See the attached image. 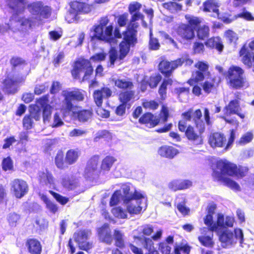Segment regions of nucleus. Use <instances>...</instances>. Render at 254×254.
I'll return each mask as SVG.
<instances>
[{
  "label": "nucleus",
  "mask_w": 254,
  "mask_h": 254,
  "mask_svg": "<svg viewBox=\"0 0 254 254\" xmlns=\"http://www.w3.org/2000/svg\"><path fill=\"white\" fill-rule=\"evenodd\" d=\"M249 171L247 166L237 165L227 159H219L215 162V169L212 176L214 181L220 182L224 185L235 191H240L239 185L228 177L242 179L245 177Z\"/></svg>",
  "instance_id": "obj_1"
},
{
  "label": "nucleus",
  "mask_w": 254,
  "mask_h": 254,
  "mask_svg": "<svg viewBox=\"0 0 254 254\" xmlns=\"http://www.w3.org/2000/svg\"><path fill=\"white\" fill-rule=\"evenodd\" d=\"M181 117L178 125L179 131L184 132L189 141L196 145L202 144L205 123L201 119L200 109L193 112L192 109H189L181 114Z\"/></svg>",
  "instance_id": "obj_2"
},
{
  "label": "nucleus",
  "mask_w": 254,
  "mask_h": 254,
  "mask_svg": "<svg viewBox=\"0 0 254 254\" xmlns=\"http://www.w3.org/2000/svg\"><path fill=\"white\" fill-rule=\"evenodd\" d=\"M84 91L79 89H74L71 91L64 90L62 96L64 100L60 108L61 112L64 117L72 116L80 123H85L90 120L93 115V111L91 108L81 109L74 111L79 107L74 105L72 101L76 102H82L84 100Z\"/></svg>",
  "instance_id": "obj_3"
},
{
  "label": "nucleus",
  "mask_w": 254,
  "mask_h": 254,
  "mask_svg": "<svg viewBox=\"0 0 254 254\" xmlns=\"http://www.w3.org/2000/svg\"><path fill=\"white\" fill-rule=\"evenodd\" d=\"M110 19L108 15L101 17L98 24L94 25L91 29L94 33L91 39L109 44L114 42L116 39H123V34L119 27H116L114 29L113 23L108 25Z\"/></svg>",
  "instance_id": "obj_4"
},
{
  "label": "nucleus",
  "mask_w": 254,
  "mask_h": 254,
  "mask_svg": "<svg viewBox=\"0 0 254 254\" xmlns=\"http://www.w3.org/2000/svg\"><path fill=\"white\" fill-rule=\"evenodd\" d=\"M88 0H73L69 3V8L65 16V20L69 23L79 19V15L87 14L91 12L93 5Z\"/></svg>",
  "instance_id": "obj_5"
},
{
  "label": "nucleus",
  "mask_w": 254,
  "mask_h": 254,
  "mask_svg": "<svg viewBox=\"0 0 254 254\" xmlns=\"http://www.w3.org/2000/svg\"><path fill=\"white\" fill-rule=\"evenodd\" d=\"M193 63V61L187 55L170 62L166 60L161 61L158 65V69L165 77H169L174 70L181 66L184 64L185 66H190Z\"/></svg>",
  "instance_id": "obj_6"
},
{
  "label": "nucleus",
  "mask_w": 254,
  "mask_h": 254,
  "mask_svg": "<svg viewBox=\"0 0 254 254\" xmlns=\"http://www.w3.org/2000/svg\"><path fill=\"white\" fill-rule=\"evenodd\" d=\"M244 74V70L242 67L237 65L230 66L225 75L227 84L233 89L243 88L247 82Z\"/></svg>",
  "instance_id": "obj_7"
},
{
  "label": "nucleus",
  "mask_w": 254,
  "mask_h": 254,
  "mask_svg": "<svg viewBox=\"0 0 254 254\" xmlns=\"http://www.w3.org/2000/svg\"><path fill=\"white\" fill-rule=\"evenodd\" d=\"M79 151L77 149H70L64 155V151L60 149L55 157V164L59 170H63L68 168V165L75 163L79 158Z\"/></svg>",
  "instance_id": "obj_8"
},
{
  "label": "nucleus",
  "mask_w": 254,
  "mask_h": 254,
  "mask_svg": "<svg viewBox=\"0 0 254 254\" xmlns=\"http://www.w3.org/2000/svg\"><path fill=\"white\" fill-rule=\"evenodd\" d=\"M112 91L108 87H102L100 89H96L93 92V98L96 105L100 108L97 111V114L103 118H108L110 117V112L101 108L104 99H109L112 95Z\"/></svg>",
  "instance_id": "obj_9"
},
{
  "label": "nucleus",
  "mask_w": 254,
  "mask_h": 254,
  "mask_svg": "<svg viewBox=\"0 0 254 254\" xmlns=\"http://www.w3.org/2000/svg\"><path fill=\"white\" fill-rule=\"evenodd\" d=\"M136 44L123 36L121 42L119 43V55L117 51L112 48L109 51V60L111 65L114 66L116 60H123L129 53L130 48L133 47Z\"/></svg>",
  "instance_id": "obj_10"
},
{
  "label": "nucleus",
  "mask_w": 254,
  "mask_h": 254,
  "mask_svg": "<svg viewBox=\"0 0 254 254\" xmlns=\"http://www.w3.org/2000/svg\"><path fill=\"white\" fill-rule=\"evenodd\" d=\"M84 71L83 79H87L93 73V68L90 60L80 58L74 62V65L71 70V74L74 79L79 78L80 73Z\"/></svg>",
  "instance_id": "obj_11"
},
{
  "label": "nucleus",
  "mask_w": 254,
  "mask_h": 254,
  "mask_svg": "<svg viewBox=\"0 0 254 254\" xmlns=\"http://www.w3.org/2000/svg\"><path fill=\"white\" fill-rule=\"evenodd\" d=\"M144 17V15L139 12L132 13L126 29L123 32V36L137 44L139 24L136 21L139 19L143 20Z\"/></svg>",
  "instance_id": "obj_12"
},
{
  "label": "nucleus",
  "mask_w": 254,
  "mask_h": 254,
  "mask_svg": "<svg viewBox=\"0 0 254 254\" xmlns=\"http://www.w3.org/2000/svg\"><path fill=\"white\" fill-rule=\"evenodd\" d=\"M134 91H123L119 94L120 104L116 108L115 113L118 116H123L125 115L126 109L131 107L134 98Z\"/></svg>",
  "instance_id": "obj_13"
},
{
  "label": "nucleus",
  "mask_w": 254,
  "mask_h": 254,
  "mask_svg": "<svg viewBox=\"0 0 254 254\" xmlns=\"http://www.w3.org/2000/svg\"><path fill=\"white\" fill-rule=\"evenodd\" d=\"M27 8L32 15L45 19L49 18L52 14L51 7L44 5L42 1L31 2L27 4Z\"/></svg>",
  "instance_id": "obj_14"
},
{
  "label": "nucleus",
  "mask_w": 254,
  "mask_h": 254,
  "mask_svg": "<svg viewBox=\"0 0 254 254\" xmlns=\"http://www.w3.org/2000/svg\"><path fill=\"white\" fill-rule=\"evenodd\" d=\"M90 233V230L80 229L74 233V240L77 243L80 250L88 252L93 248V243L92 242H87Z\"/></svg>",
  "instance_id": "obj_15"
},
{
  "label": "nucleus",
  "mask_w": 254,
  "mask_h": 254,
  "mask_svg": "<svg viewBox=\"0 0 254 254\" xmlns=\"http://www.w3.org/2000/svg\"><path fill=\"white\" fill-rule=\"evenodd\" d=\"M176 33L178 40L181 43L190 42L195 38V32L185 23L179 25L176 29Z\"/></svg>",
  "instance_id": "obj_16"
},
{
  "label": "nucleus",
  "mask_w": 254,
  "mask_h": 254,
  "mask_svg": "<svg viewBox=\"0 0 254 254\" xmlns=\"http://www.w3.org/2000/svg\"><path fill=\"white\" fill-rule=\"evenodd\" d=\"M11 190L16 198H21L28 193V185L22 179H15L11 183Z\"/></svg>",
  "instance_id": "obj_17"
},
{
  "label": "nucleus",
  "mask_w": 254,
  "mask_h": 254,
  "mask_svg": "<svg viewBox=\"0 0 254 254\" xmlns=\"http://www.w3.org/2000/svg\"><path fill=\"white\" fill-rule=\"evenodd\" d=\"M194 67L198 69L195 71V77L190 78L187 81V83L190 86L203 80L205 73L208 69V65L203 61L197 62L194 64Z\"/></svg>",
  "instance_id": "obj_18"
},
{
  "label": "nucleus",
  "mask_w": 254,
  "mask_h": 254,
  "mask_svg": "<svg viewBox=\"0 0 254 254\" xmlns=\"http://www.w3.org/2000/svg\"><path fill=\"white\" fill-rule=\"evenodd\" d=\"M97 234L100 242L109 245L112 243L113 236L108 223H105L98 228Z\"/></svg>",
  "instance_id": "obj_19"
},
{
  "label": "nucleus",
  "mask_w": 254,
  "mask_h": 254,
  "mask_svg": "<svg viewBox=\"0 0 254 254\" xmlns=\"http://www.w3.org/2000/svg\"><path fill=\"white\" fill-rule=\"evenodd\" d=\"M241 110L240 106V102L238 99L231 100L228 105L225 106L223 109L224 115L226 116H230L232 114H236L242 119L245 118V115L240 113Z\"/></svg>",
  "instance_id": "obj_20"
},
{
  "label": "nucleus",
  "mask_w": 254,
  "mask_h": 254,
  "mask_svg": "<svg viewBox=\"0 0 254 254\" xmlns=\"http://www.w3.org/2000/svg\"><path fill=\"white\" fill-rule=\"evenodd\" d=\"M138 122L146 127L153 128L159 124L160 119L150 112H146L140 117Z\"/></svg>",
  "instance_id": "obj_21"
},
{
  "label": "nucleus",
  "mask_w": 254,
  "mask_h": 254,
  "mask_svg": "<svg viewBox=\"0 0 254 254\" xmlns=\"http://www.w3.org/2000/svg\"><path fill=\"white\" fill-rule=\"evenodd\" d=\"M26 4V0H7L8 7L14 12L11 17V19L15 18L18 14L24 12Z\"/></svg>",
  "instance_id": "obj_22"
},
{
  "label": "nucleus",
  "mask_w": 254,
  "mask_h": 254,
  "mask_svg": "<svg viewBox=\"0 0 254 254\" xmlns=\"http://www.w3.org/2000/svg\"><path fill=\"white\" fill-rule=\"evenodd\" d=\"M226 142L225 136L219 132L211 133L208 136V143L212 148L223 147Z\"/></svg>",
  "instance_id": "obj_23"
},
{
  "label": "nucleus",
  "mask_w": 254,
  "mask_h": 254,
  "mask_svg": "<svg viewBox=\"0 0 254 254\" xmlns=\"http://www.w3.org/2000/svg\"><path fill=\"white\" fill-rule=\"evenodd\" d=\"M47 101L48 97L46 95L40 98L38 100V103H39L43 109L42 117L44 123L50 121L52 113V107L47 103Z\"/></svg>",
  "instance_id": "obj_24"
},
{
  "label": "nucleus",
  "mask_w": 254,
  "mask_h": 254,
  "mask_svg": "<svg viewBox=\"0 0 254 254\" xmlns=\"http://www.w3.org/2000/svg\"><path fill=\"white\" fill-rule=\"evenodd\" d=\"M192 183L189 180L176 179L170 182L168 184L169 188L174 191L186 190L191 187Z\"/></svg>",
  "instance_id": "obj_25"
},
{
  "label": "nucleus",
  "mask_w": 254,
  "mask_h": 254,
  "mask_svg": "<svg viewBox=\"0 0 254 254\" xmlns=\"http://www.w3.org/2000/svg\"><path fill=\"white\" fill-rule=\"evenodd\" d=\"M25 246L30 254H41L42 245L36 238H28L25 241Z\"/></svg>",
  "instance_id": "obj_26"
},
{
  "label": "nucleus",
  "mask_w": 254,
  "mask_h": 254,
  "mask_svg": "<svg viewBox=\"0 0 254 254\" xmlns=\"http://www.w3.org/2000/svg\"><path fill=\"white\" fill-rule=\"evenodd\" d=\"M204 44L209 49L216 50L219 54L222 52L224 48L223 41L219 36L208 38L205 41Z\"/></svg>",
  "instance_id": "obj_27"
},
{
  "label": "nucleus",
  "mask_w": 254,
  "mask_h": 254,
  "mask_svg": "<svg viewBox=\"0 0 254 254\" xmlns=\"http://www.w3.org/2000/svg\"><path fill=\"white\" fill-rule=\"evenodd\" d=\"M178 153V150L172 146H162L158 149V154L161 156L170 159L173 158Z\"/></svg>",
  "instance_id": "obj_28"
},
{
  "label": "nucleus",
  "mask_w": 254,
  "mask_h": 254,
  "mask_svg": "<svg viewBox=\"0 0 254 254\" xmlns=\"http://www.w3.org/2000/svg\"><path fill=\"white\" fill-rule=\"evenodd\" d=\"M112 82L119 89L125 91H132L134 87L133 82L130 80H125L120 78H113Z\"/></svg>",
  "instance_id": "obj_29"
},
{
  "label": "nucleus",
  "mask_w": 254,
  "mask_h": 254,
  "mask_svg": "<svg viewBox=\"0 0 254 254\" xmlns=\"http://www.w3.org/2000/svg\"><path fill=\"white\" fill-rule=\"evenodd\" d=\"M219 240L223 248H227L236 243L234 240V234L231 232L223 231L219 236Z\"/></svg>",
  "instance_id": "obj_30"
},
{
  "label": "nucleus",
  "mask_w": 254,
  "mask_h": 254,
  "mask_svg": "<svg viewBox=\"0 0 254 254\" xmlns=\"http://www.w3.org/2000/svg\"><path fill=\"white\" fill-rule=\"evenodd\" d=\"M99 161V156L98 155H94L92 156L87 161L85 167V172L87 174H93L97 170L98 162Z\"/></svg>",
  "instance_id": "obj_31"
},
{
  "label": "nucleus",
  "mask_w": 254,
  "mask_h": 254,
  "mask_svg": "<svg viewBox=\"0 0 254 254\" xmlns=\"http://www.w3.org/2000/svg\"><path fill=\"white\" fill-rule=\"evenodd\" d=\"M185 18L187 20L186 25H188L189 28H192L194 32L202 23L201 18L197 16L186 14Z\"/></svg>",
  "instance_id": "obj_32"
},
{
  "label": "nucleus",
  "mask_w": 254,
  "mask_h": 254,
  "mask_svg": "<svg viewBox=\"0 0 254 254\" xmlns=\"http://www.w3.org/2000/svg\"><path fill=\"white\" fill-rule=\"evenodd\" d=\"M173 83V80L170 78L164 79L162 81L158 89V93L162 101L165 100L167 98V86H172Z\"/></svg>",
  "instance_id": "obj_33"
},
{
  "label": "nucleus",
  "mask_w": 254,
  "mask_h": 254,
  "mask_svg": "<svg viewBox=\"0 0 254 254\" xmlns=\"http://www.w3.org/2000/svg\"><path fill=\"white\" fill-rule=\"evenodd\" d=\"M173 83V80L170 78L164 79L162 81L158 89V93L162 101L165 100L167 98V86H172Z\"/></svg>",
  "instance_id": "obj_34"
},
{
  "label": "nucleus",
  "mask_w": 254,
  "mask_h": 254,
  "mask_svg": "<svg viewBox=\"0 0 254 254\" xmlns=\"http://www.w3.org/2000/svg\"><path fill=\"white\" fill-rule=\"evenodd\" d=\"M219 5L215 0H206L203 3V11L219 13Z\"/></svg>",
  "instance_id": "obj_35"
},
{
  "label": "nucleus",
  "mask_w": 254,
  "mask_h": 254,
  "mask_svg": "<svg viewBox=\"0 0 254 254\" xmlns=\"http://www.w3.org/2000/svg\"><path fill=\"white\" fill-rule=\"evenodd\" d=\"M195 31L198 39L201 41L207 39L210 35L209 27L205 24L200 25Z\"/></svg>",
  "instance_id": "obj_36"
},
{
  "label": "nucleus",
  "mask_w": 254,
  "mask_h": 254,
  "mask_svg": "<svg viewBox=\"0 0 254 254\" xmlns=\"http://www.w3.org/2000/svg\"><path fill=\"white\" fill-rule=\"evenodd\" d=\"M62 185L68 190H73L78 186V181L75 178L65 177L62 178Z\"/></svg>",
  "instance_id": "obj_37"
},
{
  "label": "nucleus",
  "mask_w": 254,
  "mask_h": 254,
  "mask_svg": "<svg viewBox=\"0 0 254 254\" xmlns=\"http://www.w3.org/2000/svg\"><path fill=\"white\" fill-rule=\"evenodd\" d=\"M201 86L205 93L209 94L212 92L216 89L217 86L215 78L211 77L206 79L202 83Z\"/></svg>",
  "instance_id": "obj_38"
},
{
  "label": "nucleus",
  "mask_w": 254,
  "mask_h": 254,
  "mask_svg": "<svg viewBox=\"0 0 254 254\" xmlns=\"http://www.w3.org/2000/svg\"><path fill=\"white\" fill-rule=\"evenodd\" d=\"M113 238L115 240V246L116 247L121 249L125 248L126 244L124 239V234L120 231L115 230Z\"/></svg>",
  "instance_id": "obj_39"
},
{
  "label": "nucleus",
  "mask_w": 254,
  "mask_h": 254,
  "mask_svg": "<svg viewBox=\"0 0 254 254\" xmlns=\"http://www.w3.org/2000/svg\"><path fill=\"white\" fill-rule=\"evenodd\" d=\"M162 6L164 9L172 13L181 10L182 9V4L172 1L163 3Z\"/></svg>",
  "instance_id": "obj_40"
},
{
  "label": "nucleus",
  "mask_w": 254,
  "mask_h": 254,
  "mask_svg": "<svg viewBox=\"0 0 254 254\" xmlns=\"http://www.w3.org/2000/svg\"><path fill=\"white\" fill-rule=\"evenodd\" d=\"M206 234H201V236L198 237V240L200 244L207 248H212L214 245V243L213 241V234H212L211 236H206Z\"/></svg>",
  "instance_id": "obj_41"
},
{
  "label": "nucleus",
  "mask_w": 254,
  "mask_h": 254,
  "mask_svg": "<svg viewBox=\"0 0 254 254\" xmlns=\"http://www.w3.org/2000/svg\"><path fill=\"white\" fill-rule=\"evenodd\" d=\"M116 161V159L113 156L110 155L106 156L102 160L100 167L101 170L109 171Z\"/></svg>",
  "instance_id": "obj_42"
},
{
  "label": "nucleus",
  "mask_w": 254,
  "mask_h": 254,
  "mask_svg": "<svg viewBox=\"0 0 254 254\" xmlns=\"http://www.w3.org/2000/svg\"><path fill=\"white\" fill-rule=\"evenodd\" d=\"M1 168L4 172H13L14 170L13 161L10 156H7L2 159Z\"/></svg>",
  "instance_id": "obj_43"
},
{
  "label": "nucleus",
  "mask_w": 254,
  "mask_h": 254,
  "mask_svg": "<svg viewBox=\"0 0 254 254\" xmlns=\"http://www.w3.org/2000/svg\"><path fill=\"white\" fill-rule=\"evenodd\" d=\"M41 199L44 201L46 204V208L48 209L51 212L55 214L58 211V207L57 205L51 201L46 195H42Z\"/></svg>",
  "instance_id": "obj_44"
},
{
  "label": "nucleus",
  "mask_w": 254,
  "mask_h": 254,
  "mask_svg": "<svg viewBox=\"0 0 254 254\" xmlns=\"http://www.w3.org/2000/svg\"><path fill=\"white\" fill-rule=\"evenodd\" d=\"M204 222L208 227H203L200 228L201 234H206L209 231H211V227L214 224L213 220V215L211 214H206L204 218Z\"/></svg>",
  "instance_id": "obj_45"
},
{
  "label": "nucleus",
  "mask_w": 254,
  "mask_h": 254,
  "mask_svg": "<svg viewBox=\"0 0 254 254\" xmlns=\"http://www.w3.org/2000/svg\"><path fill=\"white\" fill-rule=\"evenodd\" d=\"M3 90L8 93H10V90L13 85L16 83V80L13 78L6 76L2 81Z\"/></svg>",
  "instance_id": "obj_46"
},
{
  "label": "nucleus",
  "mask_w": 254,
  "mask_h": 254,
  "mask_svg": "<svg viewBox=\"0 0 254 254\" xmlns=\"http://www.w3.org/2000/svg\"><path fill=\"white\" fill-rule=\"evenodd\" d=\"M123 195L122 196L123 199L125 203H128L129 202V199L130 198L131 193H130V184L125 183L123 184L121 187Z\"/></svg>",
  "instance_id": "obj_47"
},
{
  "label": "nucleus",
  "mask_w": 254,
  "mask_h": 254,
  "mask_svg": "<svg viewBox=\"0 0 254 254\" xmlns=\"http://www.w3.org/2000/svg\"><path fill=\"white\" fill-rule=\"evenodd\" d=\"M149 49L151 50L156 51L160 49V44L159 40L153 37L151 31L149 33V40L148 42Z\"/></svg>",
  "instance_id": "obj_48"
},
{
  "label": "nucleus",
  "mask_w": 254,
  "mask_h": 254,
  "mask_svg": "<svg viewBox=\"0 0 254 254\" xmlns=\"http://www.w3.org/2000/svg\"><path fill=\"white\" fill-rule=\"evenodd\" d=\"M114 216L119 219H125L127 217L126 211L121 206H116L111 209Z\"/></svg>",
  "instance_id": "obj_49"
},
{
  "label": "nucleus",
  "mask_w": 254,
  "mask_h": 254,
  "mask_svg": "<svg viewBox=\"0 0 254 254\" xmlns=\"http://www.w3.org/2000/svg\"><path fill=\"white\" fill-rule=\"evenodd\" d=\"M224 217L223 214H218L216 223L213 225V226L211 227V231H217L221 228H224Z\"/></svg>",
  "instance_id": "obj_50"
},
{
  "label": "nucleus",
  "mask_w": 254,
  "mask_h": 254,
  "mask_svg": "<svg viewBox=\"0 0 254 254\" xmlns=\"http://www.w3.org/2000/svg\"><path fill=\"white\" fill-rule=\"evenodd\" d=\"M224 36L229 44L235 43L238 40L237 33L231 29L227 30Z\"/></svg>",
  "instance_id": "obj_51"
},
{
  "label": "nucleus",
  "mask_w": 254,
  "mask_h": 254,
  "mask_svg": "<svg viewBox=\"0 0 254 254\" xmlns=\"http://www.w3.org/2000/svg\"><path fill=\"white\" fill-rule=\"evenodd\" d=\"M254 138V134L252 131H248L243 134L238 141V144L244 145L251 142Z\"/></svg>",
  "instance_id": "obj_52"
},
{
  "label": "nucleus",
  "mask_w": 254,
  "mask_h": 254,
  "mask_svg": "<svg viewBox=\"0 0 254 254\" xmlns=\"http://www.w3.org/2000/svg\"><path fill=\"white\" fill-rule=\"evenodd\" d=\"M159 103L153 100H144L142 102V107L145 109L150 110H155L159 107Z\"/></svg>",
  "instance_id": "obj_53"
},
{
  "label": "nucleus",
  "mask_w": 254,
  "mask_h": 254,
  "mask_svg": "<svg viewBox=\"0 0 254 254\" xmlns=\"http://www.w3.org/2000/svg\"><path fill=\"white\" fill-rule=\"evenodd\" d=\"M161 79V75L159 74H157L155 75L150 76L146 81L151 88H154L157 87Z\"/></svg>",
  "instance_id": "obj_54"
},
{
  "label": "nucleus",
  "mask_w": 254,
  "mask_h": 254,
  "mask_svg": "<svg viewBox=\"0 0 254 254\" xmlns=\"http://www.w3.org/2000/svg\"><path fill=\"white\" fill-rule=\"evenodd\" d=\"M121 197V190H116L110 198L109 201L110 206H113L117 205L120 202Z\"/></svg>",
  "instance_id": "obj_55"
},
{
  "label": "nucleus",
  "mask_w": 254,
  "mask_h": 254,
  "mask_svg": "<svg viewBox=\"0 0 254 254\" xmlns=\"http://www.w3.org/2000/svg\"><path fill=\"white\" fill-rule=\"evenodd\" d=\"M204 43L199 41H195L192 45V52L193 54H203L205 50Z\"/></svg>",
  "instance_id": "obj_56"
},
{
  "label": "nucleus",
  "mask_w": 254,
  "mask_h": 254,
  "mask_svg": "<svg viewBox=\"0 0 254 254\" xmlns=\"http://www.w3.org/2000/svg\"><path fill=\"white\" fill-rule=\"evenodd\" d=\"M49 193L52 195L54 198L62 205H65L69 201V198L65 196H63L60 194L53 191L49 190Z\"/></svg>",
  "instance_id": "obj_57"
},
{
  "label": "nucleus",
  "mask_w": 254,
  "mask_h": 254,
  "mask_svg": "<svg viewBox=\"0 0 254 254\" xmlns=\"http://www.w3.org/2000/svg\"><path fill=\"white\" fill-rule=\"evenodd\" d=\"M39 177L41 180H46L47 183L49 184H54V178L52 173L48 170H46V172H41L39 175Z\"/></svg>",
  "instance_id": "obj_58"
},
{
  "label": "nucleus",
  "mask_w": 254,
  "mask_h": 254,
  "mask_svg": "<svg viewBox=\"0 0 254 254\" xmlns=\"http://www.w3.org/2000/svg\"><path fill=\"white\" fill-rule=\"evenodd\" d=\"M236 15L237 19L239 18H243L247 21L254 20V17L252 15V13L247 11L245 7L242 9V11Z\"/></svg>",
  "instance_id": "obj_59"
},
{
  "label": "nucleus",
  "mask_w": 254,
  "mask_h": 254,
  "mask_svg": "<svg viewBox=\"0 0 254 254\" xmlns=\"http://www.w3.org/2000/svg\"><path fill=\"white\" fill-rule=\"evenodd\" d=\"M16 142V139L14 136L10 135L7 136L3 140V144L2 145L3 149H9L10 146Z\"/></svg>",
  "instance_id": "obj_60"
},
{
  "label": "nucleus",
  "mask_w": 254,
  "mask_h": 254,
  "mask_svg": "<svg viewBox=\"0 0 254 254\" xmlns=\"http://www.w3.org/2000/svg\"><path fill=\"white\" fill-rule=\"evenodd\" d=\"M10 64L12 67L15 68L17 66L26 64V61L21 58L13 57L10 60Z\"/></svg>",
  "instance_id": "obj_61"
},
{
  "label": "nucleus",
  "mask_w": 254,
  "mask_h": 254,
  "mask_svg": "<svg viewBox=\"0 0 254 254\" xmlns=\"http://www.w3.org/2000/svg\"><path fill=\"white\" fill-rule=\"evenodd\" d=\"M33 121L32 117L31 115H25L22 121L23 127L26 129H30L33 127Z\"/></svg>",
  "instance_id": "obj_62"
},
{
  "label": "nucleus",
  "mask_w": 254,
  "mask_h": 254,
  "mask_svg": "<svg viewBox=\"0 0 254 254\" xmlns=\"http://www.w3.org/2000/svg\"><path fill=\"white\" fill-rule=\"evenodd\" d=\"M158 249L162 254H170L172 249L167 243L162 242L158 244Z\"/></svg>",
  "instance_id": "obj_63"
},
{
  "label": "nucleus",
  "mask_w": 254,
  "mask_h": 254,
  "mask_svg": "<svg viewBox=\"0 0 254 254\" xmlns=\"http://www.w3.org/2000/svg\"><path fill=\"white\" fill-rule=\"evenodd\" d=\"M159 118L161 119L163 122H166L169 117V110L165 105H162L159 114Z\"/></svg>",
  "instance_id": "obj_64"
}]
</instances>
